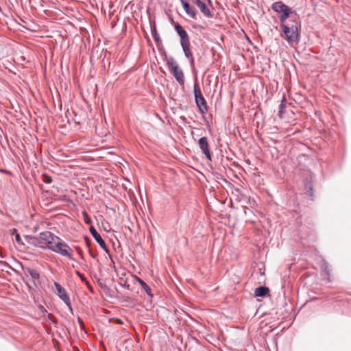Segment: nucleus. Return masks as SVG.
Instances as JSON below:
<instances>
[{"label":"nucleus","instance_id":"1","mask_svg":"<svg viewBox=\"0 0 351 351\" xmlns=\"http://www.w3.org/2000/svg\"><path fill=\"white\" fill-rule=\"evenodd\" d=\"M286 40L289 45L298 44L300 42V23L296 16H291L287 23L280 24Z\"/></svg>","mask_w":351,"mask_h":351},{"label":"nucleus","instance_id":"2","mask_svg":"<svg viewBox=\"0 0 351 351\" xmlns=\"http://www.w3.org/2000/svg\"><path fill=\"white\" fill-rule=\"evenodd\" d=\"M58 236L49 231L40 232L37 237H32L30 239L36 242L35 245L44 250H50V247L55 242Z\"/></svg>","mask_w":351,"mask_h":351},{"label":"nucleus","instance_id":"3","mask_svg":"<svg viewBox=\"0 0 351 351\" xmlns=\"http://www.w3.org/2000/svg\"><path fill=\"white\" fill-rule=\"evenodd\" d=\"M50 250L62 256H66L73 260L71 248L59 237L55 239V242L53 245L50 247Z\"/></svg>","mask_w":351,"mask_h":351},{"label":"nucleus","instance_id":"4","mask_svg":"<svg viewBox=\"0 0 351 351\" xmlns=\"http://www.w3.org/2000/svg\"><path fill=\"white\" fill-rule=\"evenodd\" d=\"M272 10L280 14L279 19L280 21L282 23H285L287 19L290 18L291 19V16H293L292 15L293 12L291 11V8L285 5L282 1H277L272 4Z\"/></svg>","mask_w":351,"mask_h":351},{"label":"nucleus","instance_id":"5","mask_svg":"<svg viewBox=\"0 0 351 351\" xmlns=\"http://www.w3.org/2000/svg\"><path fill=\"white\" fill-rule=\"evenodd\" d=\"M167 64L171 73L173 75L176 81L180 84H184V76L182 69L173 57H169L167 60Z\"/></svg>","mask_w":351,"mask_h":351},{"label":"nucleus","instance_id":"6","mask_svg":"<svg viewBox=\"0 0 351 351\" xmlns=\"http://www.w3.org/2000/svg\"><path fill=\"white\" fill-rule=\"evenodd\" d=\"M193 93L195 97V101L199 111L202 114H206L208 111L207 104L205 99L204 98L199 86L197 82L193 85Z\"/></svg>","mask_w":351,"mask_h":351},{"label":"nucleus","instance_id":"7","mask_svg":"<svg viewBox=\"0 0 351 351\" xmlns=\"http://www.w3.org/2000/svg\"><path fill=\"white\" fill-rule=\"evenodd\" d=\"M54 286L58 297L65 303L70 310L72 311L71 300L65 289L56 282H54Z\"/></svg>","mask_w":351,"mask_h":351},{"label":"nucleus","instance_id":"8","mask_svg":"<svg viewBox=\"0 0 351 351\" xmlns=\"http://www.w3.org/2000/svg\"><path fill=\"white\" fill-rule=\"evenodd\" d=\"M198 145L201 152L206 156V158L211 160L212 155L209 149L208 138L206 136L201 137L198 141Z\"/></svg>","mask_w":351,"mask_h":351},{"label":"nucleus","instance_id":"9","mask_svg":"<svg viewBox=\"0 0 351 351\" xmlns=\"http://www.w3.org/2000/svg\"><path fill=\"white\" fill-rule=\"evenodd\" d=\"M175 29L180 38V45L190 43V40L186 31L178 23L175 25Z\"/></svg>","mask_w":351,"mask_h":351},{"label":"nucleus","instance_id":"10","mask_svg":"<svg viewBox=\"0 0 351 351\" xmlns=\"http://www.w3.org/2000/svg\"><path fill=\"white\" fill-rule=\"evenodd\" d=\"M89 231L92 237L97 242L99 246L105 251H107V245L104 239H102V237H101V235L97 232L96 229L93 226H90L89 228Z\"/></svg>","mask_w":351,"mask_h":351},{"label":"nucleus","instance_id":"11","mask_svg":"<svg viewBox=\"0 0 351 351\" xmlns=\"http://www.w3.org/2000/svg\"><path fill=\"white\" fill-rule=\"evenodd\" d=\"M180 1L185 12L191 18L195 19L197 14L195 8L191 7L186 0H180Z\"/></svg>","mask_w":351,"mask_h":351},{"label":"nucleus","instance_id":"12","mask_svg":"<svg viewBox=\"0 0 351 351\" xmlns=\"http://www.w3.org/2000/svg\"><path fill=\"white\" fill-rule=\"evenodd\" d=\"M182 49L184 51L185 56L189 59L190 64L194 65V58L192 51L190 49V43L181 45Z\"/></svg>","mask_w":351,"mask_h":351},{"label":"nucleus","instance_id":"13","mask_svg":"<svg viewBox=\"0 0 351 351\" xmlns=\"http://www.w3.org/2000/svg\"><path fill=\"white\" fill-rule=\"evenodd\" d=\"M202 13L206 17L212 18L213 14L208 8L206 6V3L202 1L198 5H197Z\"/></svg>","mask_w":351,"mask_h":351},{"label":"nucleus","instance_id":"14","mask_svg":"<svg viewBox=\"0 0 351 351\" xmlns=\"http://www.w3.org/2000/svg\"><path fill=\"white\" fill-rule=\"evenodd\" d=\"M269 292V289L266 287L261 286L254 291V295L256 297H265Z\"/></svg>","mask_w":351,"mask_h":351},{"label":"nucleus","instance_id":"15","mask_svg":"<svg viewBox=\"0 0 351 351\" xmlns=\"http://www.w3.org/2000/svg\"><path fill=\"white\" fill-rule=\"evenodd\" d=\"M137 282L141 286L142 289L147 293V294L150 297H153V294L152 293L151 288L140 278H137Z\"/></svg>","mask_w":351,"mask_h":351},{"label":"nucleus","instance_id":"16","mask_svg":"<svg viewBox=\"0 0 351 351\" xmlns=\"http://www.w3.org/2000/svg\"><path fill=\"white\" fill-rule=\"evenodd\" d=\"M151 33H152L153 38L154 39V40L156 43H161V39H160V35L156 29L155 24H154L153 25H151Z\"/></svg>","mask_w":351,"mask_h":351},{"label":"nucleus","instance_id":"17","mask_svg":"<svg viewBox=\"0 0 351 351\" xmlns=\"http://www.w3.org/2000/svg\"><path fill=\"white\" fill-rule=\"evenodd\" d=\"M287 106V101L285 97H283L282 100L281 101V104L280 105L279 108V112H278V116L282 118V114L285 112V108Z\"/></svg>","mask_w":351,"mask_h":351},{"label":"nucleus","instance_id":"18","mask_svg":"<svg viewBox=\"0 0 351 351\" xmlns=\"http://www.w3.org/2000/svg\"><path fill=\"white\" fill-rule=\"evenodd\" d=\"M27 273L30 275V276L34 280H38L40 278V274L38 271L34 269L28 268L27 269Z\"/></svg>","mask_w":351,"mask_h":351},{"label":"nucleus","instance_id":"19","mask_svg":"<svg viewBox=\"0 0 351 351\" xmlns=\"http://www.w3.org/2000/svg\"><path fill=\"white\" fill-rule=\"evenodd\" d=\"M306 188H308V187H309V188H310V191H308V195L312 196V195H313V193H312V190H313V189H312L311 184V183L307 184L306 185Z\"/></svg>","mask_w":351,"mask_h":351},{"label":"nucleus","instance_id":"20","mask_svg":"<svg viewBox=\"0 0 351 351\" xmlns=\"http://www.w3.org/2000/svg\"><path fill=\"white\" fill-rule=\"evenodd\" d=\"M77 322H78L80 327L83 328L84 326L83 320L80 317H78L77 318Z\"/></svg>","mask_w":351,"mask_h":351},{"label":"nucleus","instance_id":"21","mask_svg":"<svg viewBox=\"0 0 351 351\" xmlns=\"http://www.w3.org/2000/svg\"><path fill=\"white\" fill-rule=\"evenodd\" d=\"M15 239H16V241L18 243H21V237L19 236V234H16V236H15Z\"/></svg>","mask_w":351,"mask_h":351},{"label":"nucleus","instance_id":"22","mask_svg":"<svg viewBox=\"0 0 351 351\" xmlns=\"http://www.w3.org/2000/svg\"><path fill=\"white\" fill-rule=\"evenodd\" d=\"M243 212L245 215H247L248 213H252V211L251 210L247 209V208H243Z\"/></svg>","mask_w":351,"mask_h":351},{"label":"nucleus","instance_id":"23","mask_svg":"<svg viewBox=\"0 0 351 351\" xmlns=\"http://www.w3.org/2000/svg\"><path fill=\"white\" fill-rule=\"evenodd\" d=\"M202 1V0H192V3L197 5H198Z\"/></svg>","mask_w":351,"mask_h":351},{"label":"nucleus","instance_id":"24","mask_svg":"<svg viewBox=\"0 0 351 351\" xmlns=\"http://www.w3.org/2000/svg\"><path fill=\"white\" fill-rule=\"evenodd\" d=\"M76 274L78 276H80L82 280H84V278L82 276V275L81 274V273L78 271H76Z\"/></svg>","mask_w":351,"mask_h":351},{"label":"nucleus","instance_id":"25","mask_svg":"<svg viewBox=\"0 0 351 351\" xmlns=\"http://www.w3.org/2000/svg\"><path fill=\"white\" fill-rule=\"evenodd\" d=\"M1 171L2 172H5V173H10V172L8 171L7 170H3L1 169Z\"/></svg>","mask_w":351,"mask_h":351},{"label":"nucleus","instance_id":"26","mask_svg":"<svg viewBox=\"0 0 351 351\" xmlns=\"http://www.w3.org/2000/svg\"><path fill=\"white\" fill-rule=\"evenodd\" d=\"M79 254H80V255L81 256V257L83 258L82 253L81 252H79Z\"/></svg>","mask_w":351,"mask_h":351},{"label":"nucleus","instance_id":"27","mask_svg":"<svg viewBox=\"0 0 351 351\" xmlns=\"http://www.w3.org/2000/svg\"><path fill=\"white\" fill-rule=\"evenodd\" d=\"M53 322H56L55 319H51Z\"/></svg>","mask_w":351,"mask_h":351}]
</instances>
